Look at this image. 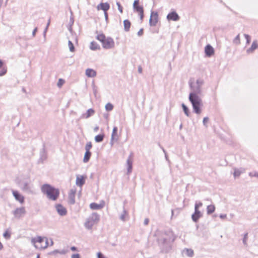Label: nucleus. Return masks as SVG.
<instances>
[{
  "instance_id": "obj_1",
  "label": "nucleus",
  "mask_w": 258,
  "mask_h": 258,
  "mask_svg": "<svg viewBox=\"0 0 258 258\" xmlns=\"http://www.w3.org/2000/svg\"><path fill=\"white\" fill-rule=\"evenodd\" d=\"M41 189L42 192L45 194L47 197L51 201H56L59 196V190L48 184L43 185Z\"/></svg>"
},
{
  "instance_id": "obj_2",
  "label": "nucleus",
  "mask_w": 258,
  "mask_h": 258,
  "mask_svg": "<svg viewBox=\"0 0 258 258\" xmlns=\"http://www.w3.org/2000/svg\"><path fill=\"white\" fill-rule=\"evenodd\" d=\"M189 99L192 103L195 112L197 114H200L201 112L200 108L202 105V102L200 97L195 93H191L189 94Z\"/></svg>"
},
{
  "instance_id": "obj_3",
  "label": "nucleus",
  "mask_w": 258,
  "mask_h": 258,
  "mask_svg": "<svg viewBox=\"0 0 258 258\" xmlns=\"http://www.w3.org/2000/svg\"><path fill=\"white\" fill-rule=\"evenodd\" d=\"M96 39L101 42L103 48L106 49L111 48L114 46L113 40L110 37H106L103 33L98 34Z\"/></svg>"
},
{
  "instance_id": "obj_4",
  "label": "nucleus",
  "mask_w": 258,
  "mask_h": 258,
  "mask_svg": "<svg viewBox=\"0 0 258 258\" xmlns=\"http://www.w3.org/2000/svg\"><path fill=\"white\" fill-rule=\"evenodd\" d=\"M32 242L37 249H44L48 246L47 239L44 237L37 236L32 238Z\"/></svg>"
},
{
  "instance_id": "obj_5",
  "label": "nucleus",
  "mask_w": 258,
  "mask_h": 258,
  "mask_svg": "<svg viewBox=\"0 0 258 258\" xmlns=\"http://www.w3.org/2000/svg\"><path fill=\"white\" fill-rule=\"evenodd\" d=\"M100 218L97 213H93L87 220L85 226L87 229H91L94 225L99 221Z\"/></svg>"
},
{
  "instance_id": "obj_6",
  "label": "nucleus",
  "mask_w": 258,
  "mask_h": 258,
  "mask_svg": "<svg viewBox=\"0 0 258 258\" xmlns=\"http://www.w3.org/2000/svg\"><path fill=\"white\" fill-rule=\"evenodd\" d=\"M134 10L137 12L140 17L141 20L144 18V9L143 7L140 4L139 0H135L133 4Z\"/></svg>"
},
{
  "instance_id": "obj_7",
  "label": "nucleus",
  "mask_w": 258,
  "mask_h": 258,
  "mask_svg": "<svg viewBox=\"0 0 258 258\" xmlns=\"http://www.w3.org/2000/svg\"><path fill=\"white\" fill-rule=\"evenodd\" d=\"M158 21V15L157 12H152L150 18V24L151 26H155Z\"/></svg>"
},
{
  "instance_id": "obj_8",
  "label": "nucleus",
  "mask_w": 258,
  "mask_h": 258,
  "mask_svg": "<svg viewBox=\"0 0 258 258\" xmlns=\"http://www.w3.org/2000/svg\"><path fill=\"white\" fill-rule=\"evenodd\" d=\"M76 191L77 190L76 188H73L70 190L69 193V202L71 204H74L75 203V196L76 194Z\"/></svg>"
},
{
  "instance_id": "obj_9",
  "label": "nucleus",
  "mask_w": 258,
  "mask_h": 258,
  "mask_svg": "<svg viewBox=\"0 0 258 258\" xmlns=\"http://www.w3.org/2000/svg\"><path fill=\"white\" fill-rule=\"evenodd\" d=\"M105 206V202L103 201H101L99 204H96L95 203H91L90 205V208L92 210H100L102 209Z\"/></svg>"
},
{
  "instance_id": "obj_10",
  "label": "nucleus",
  "mask_w": 258,
  "mask_h": 258,
  "mask_svg": "<svg viewBox=\"0 0 258 258\" xmlns=\"http://www.w3.org/2000/svg\"><path fill=\"white\" fill-rule=\"evenodd\" d=\"M167 19L169 21H177L179 20V17L175 12H172L168 14Z\"/></svg>"
},
{
  "instance_id": "obj_11",
  "label": "nucleus",
  "mask_w": 258,
  "mask_h": 258,
  "mask_svg": "<svg viewBox=\"0 0 258 258\" xmlns=\"http://www.w3.org/2000/svg\"><path fill=\"white\" fill-rule=\"evenodd\" d=\"M13 195L16 200L21 204L24 203L25 200L24 196L20 194L17 191L15 190L13 191Z\"/></svg>"
},
{
  "instance_id": "obj_12",
  "label": "nucleus",
  "mask_w": 258,
  "mask_h": 258,
  "mask_svg": "<svg viewBox=\"0 0 258 258\" xmlns=\"http://www.w3.org/2000/svg\"><path fill=\"white\" fill-rule=\"evenodd\" d=\"M205 52L206 56L210 57L214 54V49L210 45H207L205 48Z\"/></svg>"
},
{
  "instance_id": "obj_13",
  "label": "nucleus",
  "mask_w": 258,
  "mask_h": 258,
  "mask_svg": "<svg viewBox=\"0 0 258 258\" xmlns=\"http://www.w3.org/2000/svg\"><path fill=\"white\" fill-rule=\"evenodd\" d=\"M55 208L58 213L61 216L65 215L67 214L66 209L61 205L57 204L56 205Z\"/></svg>"
},
{
  "instance_id": "obj_14",
  "label": "nucleus",
  "mask_w": 258,
  "mask_h": 258,
  "mask_svg": "<svg viewBox=\"0 0 258 258\" xmlns=\"http://www.w3.org/2000/svg\"><path fill=\"white\" fill-rule=\"evenodd\" d=\"M202 216V214L199 209H195V212L191 216L192 220L197 222Z\"/></svg>"
},
{
  "instance_id": "obj_15",
  "label": "nucleus",
  "mask_w": 258,
  "mask_h": 258,
  "mask_svg": "<svg viewBox=\"0 0 258 258\" xmlns=\"http://www.w3.org/2000/svg\"><path fill=\"white\" fill-rule=\"evenodd\" d=\"M85 179L86 177L83 175H78L77 176L76 183L77 185L81 187L85 183Z\"/></svg>"
},
{
  "instance_id": "obj_16",
  "label": "nucleus",
  "mask_w": 258,
  "mask_h": 258,
  "mask_svg": "<svg viewBox=\"0 0 258 258\" xmlns=\"http://www.w3.org/2000/svg\"><path fill=\"white\" fill-rule=\"evenodd\" d=\"M25 213V210L24 208H18L14 212L15 216L17 218H19L23 216Z\"/></svg>"
},
{
  "instance_id": "obj_17",
  "label": "nucleus",
  "mask_w": 258,
  "mask_h": 258,
  "mask_svg": "<svg viewBox=\"0 0 258 258\" xmlns=\"http://www.w3.org/2000/svg\"><path fill=\"white\" fill-rule=\"evenodd\" d=\"M110 6L107 3H101L99 6L97 7L98 10H102L104 11L105 15H107L106 12L109 9Z\"/></svg>"
},
{
  "instance_id": "obj_18",
  "label": "nucleus",
  "mask_w": 258,
  "mask_h": 258,
  "mask_svg": "<svg viewBox=\"0 0 258 258\" xmlns=\"http://www.w3.org/2000/svg\"><path fill=\"white\" fill-rule=\"evenodd\" d=\"M118 135L117 134V127L116 126H114L113 128L112 133L111 135V140H115L117 141L118 139Z\"/></svg>"
},
{
  "instance_id": "obj_19",
  "label": "nucleus",
  "mask_w": 258,
  "mask_h": 258,
  "mask_svg": "<svg viewBox=\"0 0 258 258\" xmlns=\"http://www.w3.org/2000/svg\"><path fill=\"white\" fill-rule=\"evenodd\" d=\"M85 74L88 77H94L96 76V71L91 69H87Z\"/></svg>"
},
{
  "instance_id": "obj_20",
  "label": "nucleus",
  "mask_w": 258,
  "mask_h": 258,
  "mask_svg": "<svg viewBox=\"0 0 258 258\" xmlns=\"http://www.w3.org/2000/svg\"><path fill=\"white\" fill-rule=\"evenodd\" d=\"M131 25V23L129 20H125L123 21L124 28L126 31H128L130 30Z\"/></svg>"
},
{
  "instance_id": "obj_21",
  "label": "nucleus",
  "mask_w": 258,
  "mask_h": 258,
  "mask_svg": "<svg viewBox=\"0 0 258 258\" xmlns=\"http://www.w3.org/2000/svg\"><path fill=\"white\" fill-rule=\"evenodd\" d=\"M90 49L93 50L99 49H100V46L97 42L93 41L91 43Z\"/></svg>"
},
{
  "instance_id": "obj_22",
  "label": "nucleus",
  "mask_w": 258,
  "mask_h": 258,
  "mask_svg": "<svg viewBox=\"0 0 258 258\" xmlns=\"http://www.w3.org/2000/svg\"><path fill=\"white\" fill-rule=\"evenodd\" d=\"M91 155V153L90 152H86L83 159L84 162H87L89 160Z\"/></svg>"
},
{
  "instance_id": "obj_23",
  "label": "nucleus",
  "mask_w": 258,
  "mask_h": 258,
  "mask_svg": "<svg viewBox=\"0 0 258 258\" xmlns=\"http://www.w3.org/2000/svg\"><path fill=\"white\" fill-rule=\"evenodd\" d=\"M256 48H257V44H256V42H254L252 43V45H251V47H250L249 49H248L247 50V52H248V53H251V52H252L254 50H255L256 49Z\"/></svg>"
},
{
  "instance_id": "obj_24",
  "label": "nucleus",
  "mask_w": 258,
  "mask_h": 258,
  "mask_svg": "<svg viewBox=\"0 0 258 258\" xmlns=\"http://www.w3.org/2000/svg\"><path fill=\"white\" fill-rule=\"evenodd\" d=\"M104 136L103 134L98 135L95 136V140L96 142H101L103 141Z\"/></svg>"
},
{
  "instance_id": "obj_25",
  "label": "nucleus",
  "mask_w": 258,
  "mask_h": 258,
  "mask_svg": "<svg viewBox=\"0 0 258 258\" xmlns=\"http://www.w3.org/2000/svg\"><path fill=\"white\" fill-rule=\"evenodd\" d=\"M215 207L214 205H209L207 207V213L208 214H212L215 211Z\"/></svg>"
},
{
  "instance_id": "obj_26",
  "label": "nucleus",
  "mask_w": 258,
  "mask_h": 258,
  "mask_svg": "<svg viewBox=\"0 0 258 258\" xmlns=\"http://www.w3.org/2000/svg\"><path fill=\"white\" fill-rule=\"evenodd\" d=\"M94 113V110L93 109H89L88 110L86 116V118H88L90 116L92 115Z\"/></svg>"
},
{
  "instance_id": "obj_27",
  "label": "nucleus",
  "mask_w": 258,
  "mask_h": 258,
  "mask_svg": "<svg viewBox=\"0 0 258 258\" xmlns=\"http://www.w3.org/2000/svg\"><path fill=\"white\" fill-rule=\"evenodd\" d=\"M182 107L185 114L186 115V116H188L189 115V112L188 108L185 106L184 104H182Z\"/></svg>"
},
{
  "instance_id": "obj_28",
  "label": "nucleus",
  "mask_w": 258,
  "mask_h": 258,
  "mask_svg": "<svg viewBox=\"0 0 258 258\" xmlns=\"http://www.w3.org/2000/svg\"><path fill=\"white\" fill-rule=\"evenodd\" d=\"M185 254L188 256H192L194 255V251L190 249H186Z\"/></svg>"
},
{
  "instance_id": "obj_29",
  "label": "nucleus",
  "mask_w": 258,
  "mask_h": 258,
  "mask_svg": "<svg viewBox=\"0 0 258 258\" xmlns=\"http://www.w3.org/2000/svg\"><path fill=\"white\" fill-rule=\"evenodd\" d=\"M92 145L91 142H88L85 146L86 152H90V150L92 148Z\"/></svg>"
},
{
  "instance_id": "obj_30",
  "label": "nucleus",
  "mask_w": 258,
  "mask_h": 258,
  "mask_svg": "<svg viewBox=\"0 0 258 258\" xmlns=\"http://www.w3.org/2000/svg\"><path fill=\"white\" fill-rule=\"evenodd\" d=\"M4 237L6 239H9L11 237V233L9 230H6L4 233Z\"/></svg>"
},
{
  "instance_id": "obj_31",
  "label": "nucleus",
  "mask_w": 258,
  "mask_h": 258,
  "mask_svg": "<svg viewBox=\"0 0 258 258\" xmlns=\"http://www.w3.org/2000/svg\"><path fill=\"white\" fill-rule=\"evenodd\" d=\"M113 107V105L111 103H107L105 105V108L107 111H110V110H112Z\"/></svg>"
},
{
  "instance_id": "obj_32",
  "label": "nucleus",
  "mask_w": 258,
  "mask_h": 258,
  "mask_svg": "<svg viewBox=\"0 0 258 258\" xmlns=\"http://www.w3.org/2000/svg\"><path fill=\"white\" fill-rule=\"evenodd\" d=\"M68 45H69V47L70 51H71L72 52H73L75 50V48H74L73 43L71 41H69Z\"/></svg>"
},
{
  "instance_id": "obj_33",
  "label": "nucleus",
  "mask_w": 258,
  "mask_h": 258,
  "mask_svg": "<svg viewBox=\"0 0 258 258\" xmlns=\"http://www.w3.org/2000/svg\"><path fill=\"white\" fill-rule=\"evenodd\" d=\"M64 83V81L62 79H59L57 82V85L58 87L60 88Z\"/></svg>"
},
{
  "instance_id": "obj_34",
  "label": "nucleus",
  "mask_w": 258,
  "mask_h": 258,
  "mask_svg": "<svg viewBox=\"0 0 258 258\" xmlns=\"http://www.w3.org/2000/svg\"><path fill=\"white\" fill-rule=\"evenodd\" d=\"M116 5L117 6L118 10H119V12L122 14L123 13L122 7L121 6L119 2H117Z\"/></svg>"
},
{
  "instance_id": "obj_35",
  "label": "nucleus",
  "mask_w": 258,
  "mask_h": 258,
  "mask_svg": "<svg viewBox=\"0 0 258 258\" xmlns=\"http://www.w3.org/2000/svg\"><path fill=\"white\" fill-rule=\"evenodd\" d=\"M234 43L236 44H238L240 43V36L239 35H238L234 39Z\"/></svg>"
},
{
  "instance_id": "obj_36",
  "label": "nucleus",
  "mask_w": 258,
  "mask_h": 258,
  "mask_svg": "<svg viewBox=\"0 0 258 258\" xmlns=\"http://www.w3.org/2000/svg\"><path fill=\"white\" fill-rule=\"evenodd\" d=\"M203 205V204L201 202H199L198 203H196L195 206V209H199V208L201 207H202Z\"/></svg>"
},
{
  "instance_id": "obj_37",
  "label": "nucleus",
  "mask_w": 258,
  "mask_h": 258,
  "mask_svg": "<svg viewBox=\"0 0 258 258\" xmlns=\"http://www.w3.org/2000/svg\"><path fill=\"white\" fill-rule=\"evenodd\" d=\"M7 72V70L5 68H3L2 70L0 72V76H3L5 75Z\"/></svg>"
},
{
  "instance_id": "obj_38",
  "label": "nucleus",
  "mask_w": 258,
  "mask_h": 258,
  "mask_svg": "<svg viewBox=\"0 0 258 258\" xmlns=\"http://www.w3.org/2000/svg\"><path fill=\"white\" fill-rule=\"evenodd\" d=\"M240 174V172L238 170H235L234 172V177L238 176Z\"/></svg>"
},
{
  "instance_id": "obj_39",
  "label": "nucleus",
  "mask_w": 258,
  "mask_h": 258,
  "mask_svg": "<svg viewBox=\"0 0 258 258\" xmlns=\"http://www.w3.org/2000/svg\"><path fill=\"white\" fill-rule=\"evenodd\" d=\"M245 38L246 40V42L247 43H249L250 40V37L248 35L245 34L244 35Z\"/></svg>"
},
{
  "instance_id": "obj_40",
  "label": "nucleus",
  "mask_w": 258,
  "mask_h": 258,
  "mask_svg": "<svg viewBox=\"0 0 258 258\" xmlns=\"http://www.w3.org/2000/svg\"><path fill=\"white\" fill-rule=\"evenodd\" d=\"M209 121V118L207 117H205L203 119V123L204 125H206V124Z\"/></svg>"
},
{
  "instance_id": "obj_41",
  "label": "nucleus",
  "mask_w": 258,
  "mask_h": 258,
  "mask_svg": "<svg viewBox=\"0 0 258 258\" xmlns=\"http://www.w3.org/2000/svg\"><path fill=\"white\" fill-rule=\"evenodd\" d=\"M80 254L78 253L73 254L71 257V258H80Z\"/></svg>"
},
{
  "instance_id": "obj_42",
  "label": "nucleus",
  "mask_w": 258,
  "mask_h": 258,
  "mask_svg": "<svg viewBox=\"0 0 258 258\" xmlns=\"http://www.w3.org/2000/svg\"><path fill=\"white\" fill-rule=\"evenodd\" d=\"M247 238V234H245L244 235V238H243V242L245 244L246 240Z\"/></svg>"
},
{
  "instance_id": "obj_43",
  "label": "nucleus",
  "mask_w": 258,
  "mask_h": 258,
  "mask_svg": "<svg viewBox=\"0 0 258 258\" xmlns=\"http://www.w3.org/2000/svg\"><path fill=\"white\" fill-rule=\"evenodd\" d=\"M98 258H103V255L101 253H98Z\"/></svg>"
},
{
  "instance_id": "obj_44",
  "label": "nucleus",
  "mask_w": 258,
  "mask_h": 258,
  "mask_svg": "<svg viewBox=\"0 0 258 258\" xmlns=\"http://www.w3.org/2000/svg\"><path fill=\"white\" fill-rule=\"evenodd\" d=\"M143 33V29H141L139 32H138V34L139 35H142Z\"/></svg>"
},
{
  "instance_id": "obj_45",
  "label": "nucleus",
  "mask_w": 258,
  "mask_h": 258,
  "mask_svg": "<svg viewBox=\"0 0 258 258\" xmlns=\"http://www.w3.org/2000/svg\"><path fill=\"white\" fill-rule=\"evenodd\" d=\"M71 249L72 251H76L77 250V248L75 246L71 247Z\"/></svg>"
},
{
  "instance_id": "obj_46",
  "label": "nucleus",
  "mask_w": 258,
  "mask_h": 258,
  "mask_svg": "<svg viewBox=\"0 0 258 258\" xmlns=\"http://www.w3.org/2000/svg\"><path fill=\"white\" fill-rule=\"evenodd\" d=\"M3 248V244L0 242V250L2 249Z\"/></svg>"
},
{
  "instance_id": "obj_47",
  "label": "nucleus",
  "mask_w": 258,
  "mask_h": 258,
  "mask_svg": "<svg viewBox=\"0 0 258 258\" xmlns=\"http://www.w3.org/2000/svg\"><path fill=\"white\" fill-rule=\"evenodd\" d=\"M59 253L60 254H65L66 253V251L64 250H62L61 251L59 252Z\"/></svg>"
},
{
  "instance_id": "obj_48",
  "label": "nucleus",
  "mask_w": 258,
  "mask_h": 258,
  "mask_svg": "<svg viewBox=\"0 0 258 258\" xmlns=\"http://www.w3.org/2000/svg\"><path fill=\"white\" fill-rule=\"evenodd\" d=\"M138 70H139V72L141 73L142 72V68L141 67H139V69H138Z\"/></svg>"
},
{
  "instance_id": "obj_49",
  "label": "nucleus",
  "mask_w": 258,
  "mask_h": 258,
  "mask_svg": "<svg viewBox=\"0 0 258 258\" xmlns=\"http://www.w3.org/2000/svg\"><path fill=\"white\" fill-rule=\"evenodd\" d=\"M3 63L1 60H0V68H1L3 66Z\"/></svg>"
},
{
  "instance_id": "obj_50",
  "label": "nucleus",
  "mask_w": 258,
  "mask_h": 258,
  "mask_svg": "<svg viewBox=\"0 0 258 258\" xmlns=\"http://www.w3.org/2000/svg\"><path fill=\"white\" fill-rule=\"evenodd\" d=\"M148 222H149V221H148V219H146V220L145 221V224H148Z\"/></svg>"
},
{
  "instance_id": "obj_51",
  "label": "nucleus",
  "mask_w": 258,
  "mask_h": 258,
  "mask_svg": "<svg viewBox=\"0 0 258 258\" xmlns=\"http://www.w3.org/2000/svg\"><path fill=\"white\" fill-rule=\"evenodd\" d=\"M129 167H130V169H131V167H132V166H131V164H130V165H129Z\"/></svg>"
}]
</instances>
